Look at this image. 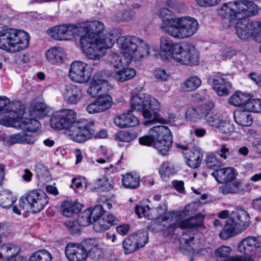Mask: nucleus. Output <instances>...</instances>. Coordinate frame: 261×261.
Here are the masks:
<instances>
[{"label": "nucleus", "instance_id": "1", "mask_svg": "<svg viewBox=\"0 0 261 261\" xmlns=\"http://www.w3.org/2000/svg\"><path fill=\"white\" fill-rule=\"evenodd\" d=\"M172 220L161 222L159 225L160 229L163 231L165 237H168L173 236L176 229L180 228L188 230L200 227L203 224L204 217L201 214H198L194 217L180 221L178 222L170 223ZM194 233L186 230L179 239V248L183 253L191 252L194 250L193 240Z\"/></svg>", "mask_w": 261, "mask_h": 261}, {"label": "nucleus", "instance_id": "2", "mask_svg": "<svg viewBox=\"0 0 261 261\" xmlns=\"http://www.w3.org/2000/svg\"><path fill=\"white\" fill-rule=\"evenodd\" d=\"M130 106L133 111L141 112L143 117L147 120L145 124L165 121L159 113L161 109L160 102L150 95L139 93L133 96L130 100Z\"/></svg>", "mask_w": 261, "mask_h": 261}, {"label": "nucleus", "instance_id": "3", "mask_svg": "<svg viewBox=\"0 0 261 261\" xmlns=\"http://www.w3.org/2000/svg\"><path fill=\"white\" fill-rule=\"evenodd\" d=\"M13 127H20L23 131L4 137L3 143L6 146H10L16 143H34L37 137L32 133L36 132L41 127V124L35 119L22 118L18 121L14 120Z\"/></svg>", "mask_w": 261, "mask_h": 261}, {"label": "nucleus", "instance_id": "4", "mask_svg": "<svg viewBox=\"0 0 261 261\" xmlns=\"http://www.w3.org/2000/svg\"><path fill=\"white\" fill-rule=\"evenodd\" d=\"M30 35L25 31L13 28L0 31V48L14 54L26 49L29 45Z\"/></svg>", "mask_w": 261, "mask_h": 261}, {"label": "nucleus", "instance_id": "5", "mask_svg": "<svg viewBox=\"0 0 261 261\" xmlns=\"http://www.w3.org/2000/svg\"><path fill=\"white\" fill-rule=\"evenodd\" d=\"M121 51L135 57L139 60L149 55L148 44L142 39L135 36H123L118 39Z\"/></svg>", "mask_w": 261, "mask_h": 261}, {"label": "nucleus", "instance_id": "6", "mask_svg": "<svg viewBox=\"0 0 261 261\" xmlns=\"http://www.w3.org/2000/svg\"><path fill=\"white\" fill-rule=\"evenodd\" d=\"M173 25L167 31L168 35L171 37L182 39L192 36L197 31V21L191 17H175Z\"/></svg>", "mask_w": 261, "mask_h": 261}, {"label": "nucleus", "instance_id": "7", "mask_svg": "<svg viewBox=\"0 0 261 261\" xmlns=\"http://www.w3.org/2000/svg\"><path fill=\"white\" fill-rule=\"evenodd\" d=\"M46 194L42 191L33 190L19 199V206L24 211L33 213L40 212L48 203Z\"/></svg>", "mask_w": 261, "mask_h": 261}, {"label": "nucleus", "instance_id": "8", "mask_svg": "<svg viewBox=\"0 0 261 261\" xmlns=\"http://www.w3.org/2000/svg\"><path fill=\"white\" fill-rule=\"evenodd\" d=\"M150 133L155 138L153 147L162 155H165L172 146V138L169 129L163 125L154 126Z\"/></svg>", "mask_w": 261, "mask_h": 261}, {"label": "nucleus", "instance_id": "9", "mask_svg": "<svg viewBox=\"0 0 261 261\" xmlns=\"http://www.w3.org/2000/svg\"><path fill=\"white\" fill-rule=\"evenodd\" d=\"M94 123V122H90L87 124L86 121L75 120L67 130V134L75 142L80 143L86 141L94 134V130L90 127Z\"/></svg>", "mask_w": 261, "mask_h": 261}, {"label": "nucleus", "instance_id": "10", "mask_svg": "<svg viewBox=\"0 0 261 261\" xmlns=\"http://www.w3.org/2000/svg\"><path fill=\"white\" fill-rule=\"evenodd\" d=\"M76 114L73 110L62 109L54 113L50 120V126L57 129H66L67 130L76 120Z\"/></svg>", "mask_w": 261, "mask_h": 261}, {"label": "nucleus", "instance_id": "11", "mask_svg": "<svg viewBox=\"0 0 261 261\" xmlns=\"http://www.w3.org/2000/svg\"><path fill=\"white\" fill-rule=\"evenodd\" d=\"M148 234L147 231L140 230L126 238L122 242L124 254L133 253L144 247L148 242Z\"/></svg>", "mask_w": 261, "mask_h": 261}, {"label": "nucleus", "instance_id": "12", "mask_svg": "<svg viewBox=\"0 0 261 261\" xmlns=\"http://www.w3.org/2000/svg\"><path fill=\"white\" fill-rule=\"evenodd\" d=\"M172 59L177 62L186 65H195L199 62L198 53L194 46L186 45L183 47L179 44V49L172 54Z\"/></svg>", "mask_w": 261, "mask_h": 261}, {"label": "nucleus", "instance_id": "13", "mask_svg": "<svg viewBox=\"0 0 261 261\" xmlns=\"http://www.w3.org/2000/svg\"><path fill=\"white\" fill-rule=\"evenodd\" d=\"M81 33L80 24H62L50 28L48 30V34L56 40H67Z\"/></svg>", "mask_w": 261, "mask_h": 261}, {"label": "nucleus", "instance_id": "14", "mask_svg": "<svg viewBox=\"0 0 261 261\" xmlns=\"http://www.w3.org/2000/svg\"><path fill=\"white\" fill-rule=\"evenodd\" d=\"M11 113L13 117L12 119V124H13L14 120L18 121L22 118L24 113V107L19 102L11 103L10 100L6 96H0V114Z\"/></svg>", "mask_w": 261, "mask_h": 261}, {"label": "nucleus", "instance_id": "15", "mask_svg": "<svg viewBox=\"0 0 261 261\" xmlns=\"http://www.w3.org/2000/svg\"><path fill=\"white\" fill-rule=\"evenodd\" d=\"M105 25L103 22L94 20L89 23L80 24V29L81 32H85L82 37V43H85L86 40L89 41H96L97 35L100 34L105 30Z\"/></svg>", "mask_w": 261, "mask_h": 261}, {"label": "nucleus", "instance_id": "16", "mask_svg": "<svg viewBox=\"0 0 261 261\" xmlns=\"http://www.w3.org/2000/svg\"><path fill=\"white\" fill-rule=\"evenodd\" d=\"M88 65L82 61L73 62L69 71V76L73 82L84 83L88 82L90 75L88 71Z\"/></svg>", "mask_w": 261, "mask_h": 261}, {"label": "nucleus", "instance_id": "17", "mask_svg": "<svg viewBox=\"0 0 261 261\" xmlns=\"http://www.w3.org/2000/svg\"><path fill=\"white\" fill-rule=\"evenodd\" d=\"M249 213L243 209L233 211L228 220L241 233L249 226L250 220Z\"/></svg>", "mask_w": 261, "mask_h": 261}, {"label": "nucleus", "instance_id": "18", "mask_svg": "<svg viewBox=\"0 0 261 261\" xmlns=\"http://www.w3.org/2000/svg\"><path fill=\"white\" fill-rule=\"evenodd\" d=\"M65 253L69 261H86L88 253L83 244L69 243L65 248Z\"/></svg>", "mask_w": 261, "mask_h": 261}, {"label": "nucleus", "instance_id": "19", "mask_svg": "<svg viewBox=\"0 0 261 261\" xmlns=\"http://www.w3.org/2000/svg\"><path fill=\"white\" fill-rule=\"evenodd\" d=\"M64 101L68 105H75L83 97L82 89L77 86L69 84L66 85L62 91Z\"/></svg>", "mask_w": 261, "mask_h": 261}, {"label": "nucleus", "instance_id": "20", "mask_svg": "<svg viewBox=\"0 0 261 261\" xmlns=\"http://www.w3.org/2000/svg\"><path fill=\"white\" fill-rule=\"evenodd\" d=\"M261 246V237L249 236L242 240L238 245V251L247 255L254 254Z\"/></svg>", "mask_w": 261, "mask_h": 261}, {"label": "nucleus", "instance_id": "21", "mask_svg": "<svg viewBox=\"0 0 261 261\" xmlns=\"http://www.w3.org/2000/svg\"><path fill=\"white\" fill-rule=\"evenodd\" d=\"M236 34L241 39H247L255 33L254 21L249 19H240L236 25Z\"/></svg>", "mask_w": 261, "mask_h": 261}, {"label": "nucleus", "instance_id": "22", "mask_svg": "<svg viewBox=\"0 0 261 261\" xmlns=\"http://www.w3.org/2000/svg\"><path fill=\"white\" fill-rule=\"evenodd\" d=\"M237 4L238 19L247 18L255 15L258 12L257 6L251 1L238 0Z\"/></svg>", "mask_w": 261, "mask_h": 261}, {"label": "nucleus", "instance_id": "23", "mask_svg": "<svg viewBox=\"0 0 261 261\" xmlns=\"http://www.w3.org/2000/svg\"><path fill=\"white\" fill-rule=\"evenodd\" d=\"M87 40V39H86ZM85 43H82V37L80 39V44L84 54L88 58L96 61L94 64H97L101 56L99 54L101 47H98L95 41L86 40Z\"/></svg>", "mask_w": 261, "mask_h": 261}, {"label": "nucleus", "instance_id": "24", "mask_svg": "<svg viewBox=\"0 0 261 261\" xmlns=\"http://www.w3.org/2000/svg\"><path fill=\"white\" fill-rule=\"evenodd\" d=\"M234 171L233 168H224L216 170L211 174L219 183L224 184L230 182L236 178V174Z\"/></svg>", "mask_w": 261, "mask_h": 261}, {"label": "nucleus", "instance_id": "25", "mask_svg": "<svg viewBox=\"0 0 261 261\" xmlns=\"http://www.w3.org/2000/svg\"><path fill=\"white\" fill-rule=\"evenodd\" d=\"M182 153L189 167L195 169L199 166L203 158V153L199 148L193 147L189 151Z\"/></svg>", "mask_w": 261, "mask_h": 261}, {"label": "nucleus", "instance_id": "26", "mask_svg": "<svg viewBox=\"0 0 261 261\" xmlns=\"http://www.w3.org/2000/svg\"><path fill=\"white\" fill-rule=\"evenodd\" d=\"M160 48L162 52V58L164 60H169L172 59L173 52L178 51L179 49V44L174 43L165 38H162L160 41Z\"/></svg>", "mask_w": 261, "mask_h": 261}, {"label": "nucleus", "instance_id": "27", "mask_svg": "<svg viewBox=\"0 0 261 261\" xmlns=\"http://www.w3.org/2000/svg\"><path fill=\"white\" fill-rule=\"evenodd\" d=\"M158 15L161 19L162 23L161 24V30L165 33L168 34V29L171 28L174 23L173 20L175 19V18H172L173 12L170 9L167 8H162L160 9L158 12Z\"/></svg>", "mask_w": 261, "mask_h": 261}, {"label": "nucleus", "instance_id": "28", "mask_svg": "<svg viewBox=\"0 0 261 261\" xmlns=\"http://www.w3.org/2000/svg\"><path fill=\"white\" fill-rule=\"evenodd\" d=\"M237 1L225 3L219 10V14L223 18L229 20L238 19Z\"/></svg>", "mask_w": 261, "mask_h": 261}, {"label": "nucleus", "instance_id": "29", "mask_svg": "<svg viewBox=\"0 0 261 261\" xmlns=\"http://www.w3.org/2000/svg\"><path fill=\"white\" fill-rule=\"evenodd\" d=\"M118 219L112 214H108L100 219L99 221L94 224L93 228L95 231H101L107 230L113 225L117 224Z\"/></svg>", "mask_w": 261, "mask_h": 261}, {"label": "nucleus", "instance_id": "30", "mask_svg": "<svg viewBox=\"0 0 261 261\" xmlns=\"http://www.w3.org/2000/svg\"><path fill=\"white\" fill-rule=\"evenodd\" d=\"M64 54L62 48L52 47L46 52V57L49 62L53 64H60L63 61Z\"/></svg>", "mask_w": 261, "mask_h": 261}, {"label": "nucleus", "instance_id": "31", "mask_svg": "<svg viewBox=\"0 0 261 261\" xmlns=\"http://www.w3.org/2000/svg\"><path fill=\"white\" fill-rule=\"evenodd\" d=\"M203 107H189L186 114V119L191 122H196L200 120L205 115Z\"/></svg>", "mask_w": 261, "mask_h": 261}, {"label": "nucleus", "instance_id": "32", "mask_svg": "<svg viewBox=\"0 0 261 261\" xmlns=\"http://www.w3.org/2000/svg\"><path fill=\"white\" fill-rule=\"evenodd\" d=\"M62 214L66 217H70L77 214L81 209L79 203H74L69 201H64L61 206Z\"/></svg>", "mask_w": 261, "mask_h": 261}, {"label": "nucleus", "instance_id": "33", "mask_svg": "<svg viewBox=\"0 0 261 261\" xmlns=\"http://www.w3.org/2000/svg\"><path fill=\"white\" fill-rule=\"evenodd\" d=\"M86 250L87 253L93 254V257L98 258L101 253V249L99 247L98 241L96 239H89L82 244Z\"/></svg>", "mask_w": 261, "mask_h": 261}, {"label": "nucleus", "instance_id": "34", "mask_svg": "<svg viewBox=\"0 0 261 261\" xmlns=\"http://www.w3.org/2000/svg\"><path fill=\"white\" fill-rule=\"evenodd\" d=\"M233 117L235 121L239 125L244 126H250L253 122L252 117L248 111L238 110L234 112Z\"/></svg>", "mask_w": 261, "mask_h": 261}, {"label": "nucleus", "instance_id": "35", "mask_svg": "<svg viewBox=\"0 0 261 261\" xmlns=\"http://www.w3.org/2000/svg\"><path fill=\"white\" fill-rule=\"evenodd\" d=\"M250 99V94L237 91L228 99L230 105L236 107L244 106L246 109V104Z\"/></svg>", "mask_w": 261, "mask_h": 261}, {"label": "nucleus", "instance_id": "36", "mask_svg": "<svg viewBox=\"0 0 261 261\" xmlns=\"http://www.w3.org/2000/svg\"><path fill=\"white\" fill-rule=\"evenodd\" d=\"M135 212L140 218L144 216L149 220L157 219L156 209L150 208L148 205H138L136 206Z\"/></svg>", "mask_w": 261, "mask_h": 261}, {"label": "nucleus", "instance_id": "37", "mask_svg": "<svg viewBox=\"0 0 261 261\" xmlns=\"http://www.w3.org/2000/svg\"><path fill=\"white\" fill-rule=\"evenodd\" d=\"M136 73V70L134 69L127 67L115 72H113V78L118 81L123 82L134 77Z\"/></svg>", "mask_w": 261, "mask_h": 261}, {"label": "nucleus", "instance_id": "38", "mask_svg": "<svg viewBox=\"0 0 261 261\" xmlns=\"http://www.w3.org/2000/svg\"><path fill=\"white\" fill-rule=\"evenodd\" d=\"M111 77H113V72L108 70H102L97 72L93 76L92 80L103 86L106 90H108L107 88L109 87L108 79Z\"/></svg>", "mask_w": 261, "mask_h": 261}, {"label": "nucleus", "instance_id": "39", "mask_svg": "<svg viewBox=\"0 0 261 261\" xmlns=\"http://www.w3.org/2000/svg\"><path fill=\"white\" fill-rule=\"evenodd\" d=\"M123 186L128 189H134L138 188L140 186L139 176L135 174L127 173L123 175L122 179Z\"/></svg>", "mask_w": 261, "mask_h": 261}, {"label": "nucleus", "instance_id": "40", "mask_svg": "<svg viewBox=\"0 0 261 261\" xmlns=\"http://www.w3.org/2000/svg\"><path fill=\"white\" fill-rule=\"evenodd\" d=\"M16 198L12 196L8 190H3L0 192V205L3 208H9L16 201Z\"/></svg>", "mask_w": 261, "mask_h": 261}, {"label": "nucleus", "instance_id": "41", "mask_svg": "<svg viewBox=\"0 0 261 261\" xmlns=\"http://www.w3.org/2000/svg\"><path fill=\"white\" fill-rule=\"evenodd\" d=\"M31 115L37 117L45 116L47 115V107L44 102H35L32 103L30 110Z\"/></svg>", "mask_w": 261, "mask_h": 261}, {"label": "nucleus", "instance_id": "42", "mask_svg": "<svg viewBox=\"0 0 261 261\" xmlns=\"http://www.w3.org/2000/svg\"><path fill=\"white\" fill-rule=\"evenodd\" d=\"M52 254L45 249L38 250L30 256L29 261H52Z\"/></svg>", "mask_w": 261, "mask_h": 261}, {"label": "nucleus", "instance_id": "43", "mask_svg": "<svg viewBox=\"0 0 261 261\" xmlns=\"http://www.w3.org/2000/svg\"><path fill=\"white\" fill-rule=\"evenodd\" d=\"M155 209H156L157 219L162 217L161 222H165L166 221L173 220L174 214L173 213L167 212V206L165 203L160 205Z\"/></svg>", "mask_w": 261, "mask_h": 261}, {"label": "nucleus", "instance_id": "44", "mask_svg": "<svg viewBox=\"0 0 261 261\" xmlns=\"http://www.w3.org/2000/svg\"><path fill=\"white\" fill-rule=\"evenodd\" d=\"M238 233L240 232H238V230L227 221L224 228L219 233V237L222 240H226Z\"/></svg>", "mask_w": 261, "mask_h": 261}, {"label": "nucleus", "instance_id": "45", "mask_svg": "<svg viewBox=\"0 0 261 261\" xmlns=\"http://www.w3.org/2000/svg\"><path fill=\"white\" fill-rule=\"evenodd\" d=\"M204 117L206 122L211 126L217 127L223 121L222 116L219 113L207 112Z\"/></svg>", "mask_w": 261, "mask_h": 261}, {"label": "nucleus", "instance_id": "46", "mask_svg": "<svg viewBox=\"0 0 261 261\" xmlns=\"http://www.w3.org/2000/svg\"><path fill=\"white\" fill-rule=\"evenodd\" d=\"M201 84V80L198 76H191L184 83L183 88L186 91H192L197 89Z\"/></svg>", "mask_w": 261, "mask_h": 261}, {"label": "nucleus", "instance_id": "47", "mask_svg": "<svg viewBox=\"0 0 261 261\" xmlns=\"http://www.w3.org/2000/svg\"><path fill=\"white\" fill-rule=\"evenodd\" d=\"M117 37L114 34L108 33L105 35L99 37L97 41L99 43L103 48H111L116 40L118 41Z\"/></svg>", "mask_w": 261, "mask_h": 261}, {"label": "nucleus", "instance_id": "48", "mask_svg": "<svg viewBox=\"0 0 261 261\" xmlns=\"http://www.w3.org/2000/svg\"><path fill=\"white\" fill-rule=\"evenodd\" d=\"M240 186V182L235 181L233 183L226 182L225 185L219 188V191L224 195L234 193L239 191Z\"/></svg>", "mask_w": 261, "mask_h": 261}, {"label": "nucleus", "instance_id": "49", "mask_svg": "<svg viewBox=\"0 0 261 261\" xmlns=\"http://www.w3.org/2000/svg\"><path fill=\"white\" fill-rule=\"evenodd\" d=\"M96 100L102 111L110 109L112 106V97L108 94H101Z\"/></svg>", "mask_w": 261, "mask_h": 261}, {"label": "nucleus", "instance_id": "50", "mask_svg": "<svg viewBox=\"0 0 261 261\" xmlns=\"http://www.w3.org/2000/svg\"><path fill=\"white\" fill-rule=\"evenodd\" d=\"M232 252L231 248L227 246L222 245L218 248L215 251V255L221 261H224L230 256Z\"/></svg>", "mask_w": 261, "mask_h": 261}, {"label": "nucleus", "instance_id": "51", "mask_svg": "<svg viewBox=\"0 0 261 261\" xmlns=\"http://www.w3.org/2000/svg\"><path fill=\"white\" fill-rule=\"evenodd\" d=\"M137 138V134L126 131H121L115 135V139L119 142H129Z\"/></svg>", "mask_w": 261, "mask_h": 261}, {"label": "nucleus", "instance_id": "52", "mask_svg": "<svg viewBox=\"0 0 261 261\" xmlns=\"http://www.w3.org/2000/svg\"><path fill=\"white\" fill-rule=\"evenodd\" d=\"M246 110L255 113L261 112V99H250L246 104Z\"/></svg>", "mask_w": 261, "mask_h": 261}, {"label": "nucleus", "instance_id": "53", "mask_svg": "<svg viewBox=\"0 0 261 261\" xmlns=\"http://www.w3.org/2000/svg\"><path fill=\"white\" fill-rule=\"evenodd\" d=\"M105 211L101 205H96L91 211H90V214L94 224L99 221L100 219H103V216H105Z\"/></svg>", "mask_w": 261, "mask_h": 261}, {"label": "nucleus", "instance_id": "54", "mask_svg": "<svg viewBox=\"0 0 261 261\" xmlns=\"http://www.w3.org/2000/svg\"><path fill=\"white\" fill-rule=\"evenodd\" d=\"M205 163L208 168L215 170V171L218 170V168L222 165V163L213 154H211L207 156Z\"/></svg>", "mask_w": 261, "mask_h": 261}, {"label": "nucleus", "instance_id": "55", "mask_svg": "<svg viewBox=\"0 0 261 261\" xmlns=\"http://www.w3.org/2000/svg\"><path fill=\"white\" fill-rule=\"evenodd\" d=\"M175 169L173 165L169 162H163L160 169L159 172L163 177H166L171 174H174Z\"/></svg>", "mask_w": 261, "mask_h": 261}, {"label": "nucleus", "instance_id": "56", "mask_svg": "<svg viewBox=\"0 0 261 261\" xmlns=\"http://www.w3.org/2000/svg\"><path fill=\"white\" fill-rule=\"evenodd\" d=\"M78 224L81 226H87L92 223L90 210L85 211L78 216L77 219Z\"/></svg>", "mask_w": 261, "mask_h": 261}, {"label": "nucleus", "instance_id": "57", "mask_svg": "<svg viewBox=\"0 0 261 261\" xmlns=\"http://www.w3.org/2000/svg\"><path fill=\"white\" fill-rule=\"evenodd\" d=\"M121 56H120V59L119 60L118 66L117 68H124L127 67L129 64L133 60H135V57L130 56L127 53H122L121 51Z\"/></svg>", "mask_w": 261, "mask_h": 261}, {"label": "nucleus", "instance_id": "58", "mask_svg": "<svg viewBox=\"0 0 261 261\" xmlns=\"http://www.w3.org/2000/svg\"><path fill=\"white\" fill-rule=\"evenodd\" d=\"M105 88V87L101 85L92 80L90 87L87 90V93L92 97H95L100 91Z\"/></svg>", "mask_w": 261, "mask_h": 261}, {"label": "nucleus", "instance_id": "59", "mask_svg": "<svg viewBox=\"0 0 261 261\" xmlns=\"http://www.w3.org/2000/svg\"><path fill=\"white\" fill-rule=\"evenodd\" d=\"M231 88V84L229 82L222 86H213V88L216 91L217 95L219 96L227 95Z\"/></svg>", "mask_w": 261, "mask_h": 261}, {"label": "nucleus", "instance_id": "60", "mask_svg": "<svg viewBox=\"0 0 261 261\" xmlns=\"http://www.w3.org/2000/svg\"><path fill=\"white\" fill-rule=\"evenodd\" d=\"M19 251V249L14 247V249L10 251V254H9V252L7 253L6 255V261H27L26 258L18 255Z\"/></svg>", "mask_w": 261, "mask_h": 261}, {"label": "nucleus", "instance_id": "61", "mask_svg": "<svg viewBox=\"0 0 261 261\" xmlns=\"http://www.w3.org/2000/svg\"><path fill=\"white\" fill-rule=\"evenodd\" d=\"M207 83L213 86H222L225 83L229 82L219 75H213L208 77Z\"/></svg>", "mask_w": 261, "mask_h": 261}, {"label": "nucleus", "instance_id": "62", "mask_svg": "<svg viewBox=\"0 0 261 261\" xmlns=\"http://www.w3.org/2000/svg\"><path fill=\"white\" fill-rule=\"evenodd\" d=\"M217 128L221 133L225 135H229L234 131L233 126L231 124L226 122L224 120Z\"/></svg>", "mask_w": 261, "mask_h": 261}, {"label": "nucleus", "instance_id": "63", "mask_svg": "<svg viewBox=\"0 0 261 261\" xmlns=\"http://www.w3.org/2000/svg\"><path fill=\"white\" fill-rule=\"evenodd\" d=\"M35 171L39 178L47 177L49 175V170L47 167L41 164H38L36 166Z\"/></svg>", "mask_w": 261, "mask_h": 261}, {"label": "nucleus", "instance_id": "64", "mask_svg": "<svg viewBox=\"0 0 261 261\" xmlns=\"http://www.w3.org/2000/svg\"><path fill=\"white\" fill-rule=\"evenodd\" d=\"M64 225L71 235H74L79 233V224L77 222L67 221L65 222Z\"/></svg>", "mask_w": 261, "mask_h": 261}]
</instances>
